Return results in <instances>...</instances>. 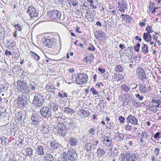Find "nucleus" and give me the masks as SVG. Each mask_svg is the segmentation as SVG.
Instances as JSON below:
<instances>
[{"instance_id":"nucleus-8","label":"nucleus","mask_w":161,"mask_h":161,"mask_svg":"<svg viewBox=\"0 0 161 161\" xmlns=\"http://www.w3.org/2000/svg\"><path fill=\"white\" fill-rule=\"evenodd\" d=\"M28 97L27 94L23 95L21 97L19 100L18 104L20 107L24 108L26 107L28 102Z\"/></svg>"},{"instance_id":"nucleus-9","label":"nucleus","mask_w":161,"mask_h":161,"mask_svg":"<svg viewBox=\"0 0 161 161\" xmlns=\"http://www.w3.org/2000/svg\"><path fill=\"white\" fill-rule=\"evenodd\" d=\"M136 75L144 82V80L147 78L143 69L140 67H137L136 69Z\"/></svg>"},{"instance_id":"nucleus-33","label":"nucleus","mask_w":161,"mask_h":161,"mask_svg":"<svg viewBox=\"0 0 161 161\" xmlns=\"http://www.w3.org/2000/svg\"><path fill=\"white\" fill-rule=\"evenodd\" d=\"M120 159L121 161H128V157L127 153L121 154Z\"/></svg>"},{"instance_id":"nucleus-7","label":"nucleus","mask_w":161,"mask_h":161,"mask_svg":"<svg viewBox=\"0 0 161 161\" xmlns=\"http://www.w3.org/2000/svg\"><path fill=\"white\" fill-rule=\"evenodd\" d=\"M75 76L76 83L80 85L84 84L88 80V77L86 74L80 73Z\"/></svg>"},{"instance_id":"nucleus-42","label":"nucleus","mask_w":161,"mask_h":161,"mask_svg":"<svg viewBox=\"0 0 161 161\" xmlns=\"http://www.w3.org/2000/svg\"><path fill=\"white\" fill-rule=\"evenodd\" d=\"M148 47L146 44H143V46L142 47V51L143 53H146L148 52Z\"/></svg>"},{"instance_id":"nucleus-55","label":"nucleus","mask_w":161,"mask_h":161,"mask_svg":"<svg viewBox=\"0 0 161 161\" xmlns=\"http://www.w3.org/2000/svg\"><path fill=\"white\" fill-rule=\"evenodd\" d=\"M135 96L136 98H138V99L140 101L142 100L144 97L143 96H141L140 94H136Z\"/></svg>"},{"instance_id":"nucleus-16","label":"nucleus","mask_w":161,"mask_h":161,"mask_svg":"<svg viewBox=\"0 0 161 161\" xmlns=\"http://www.w3.org/2000/svg\"><path fill=\"white\" fill-rule=\"evenodd\" d=\"M126 120L128 123H130L134 125H137L138 124L137 119L131 114L128 116Z\"/></svg>"},{"instance_id":"nucleus-44","label":"nucleus","mask_w":161,"mask_h":161,"mask_svg":"<svg viewBox=\"0 0 161 161\" xmlns=\"http://www.w3.org/2000/svg\"><path fill=\"white\" fill-rule=\"evenodd\" d=\"M6 85L2 84L0 86V93L2 92H5L6 91Z\"/></svg>"},{"instance_id":"nucleus-12","label":"nucleus","mask_w":161,"mask_h":161,"mask_svg":"<svg viewBox=\"0 0 161 161\" xmlns=\"http://www.w3.org/2000/svg\"><path fill=\"white\" fill-rule=\"evenodd\" d=\"M44 39L45 40L43 42V44L44 45L50 48L54 47L55 39L54 38H45Z\"/></svg>"},{"instance_id":"nucleus-46","label":"nucleus","mask_w":161,"mask_h":161,"mask_svg":"<svg viewBox=\"0 0 161 161\" xmlns=\"http://www.w3.org/2000/svg\"><path fill=\"white\" fill-rule=\"evenodd\" d=\"M133 105L136 108H138L141 107L140 103L137 102L136 101H133L132 102Z\"/></svg>"},{"instance_id":"nucleus-32","label":"nucleus","mask_w":161,"mask_h":161,"mask_svg":"<svg viewBox=\"0 0 161 161\" xmlns=\"http://www.w3.org/2000/svg\"><path fill=\"white\" fill-rule=\"evenodd\" d=\"M50 128L48 126L43 125L42 129V131L45 134L47 133L50 130Z\"/></svg>"},{"instance_id":"nucleus-29","label":"nucleus","mask_w":161,"mask_h":161,"mask_svg":"<svg viewBox=\"0 0 161 161\" xmlns=\"http://www.w3.org/2000/svg\"><path fill=\"white\" fill-rule=\"evenodd\" d=\"M69 143L72 146H75L78 143V141L76 139L73 137L71 138L69 140Z\"/></svg>"},{"instance_id":"nucleus-13","label":"nucleus","mask_w":161,"mask_h":161,"mask_svg":"<svg viewBox=\"0 0 161 161\" xmlns=\"http://www.w3.org/2000/svg\"><path fill=\"white\" fill-rule=\"evenodd\" d=\"M128 4L126 0H123L122 2H119L118 8L120 12L124 13L125 10L128 8Z\"/></svg>"},{"instance_id":"nucleus-51","label":"nucleus","mask_w":161,"mask_h":161,"mask_svg":"<svg viewBox=\"0 0 161 161\" xmlns=\"http://www.w3.org/2000/svg\"><path fill=\"white\" fill-rule=\"evenodd\" d=\"M114 125V123L112 122L108 123L106 125L107 128L109 129H112L113 128Z\"/></svg>"},{"instance_id":"nucleus-19","label":"nucleus","mask_w":161,"mask_h":161,"mask_svg":"<svg viewBox=\"0 0 161 161\" xmlns=\"http://www.w3.org/2000/svg\"><path fill=\"white\" fill-rule=\"evenodd\" d=\"M25 118V116L24 113L21 112H19L17 116V119L21 121H23L24 122V119ZM21 123H22V121L21 122Z\"/></svg>"},{"instance_id":"nucleus-54","label":"nucleus","mask_w":161,"mask_h":161,"mask_svg":"<svg viewBox=\"0 0 161 161\" xmlns=\"http://www.w3.org/2000/svg\"><path fill=\"white\" fill-rule=\"evenodd\" d=\"M117 68L118 69V72L120 73L123 71L122 67L120 65H118L117 66Z\"/></svg>"},{"instance_id":"nucleus-1","label":"nucleus","mask_w":161,"mask_h":161,"mask_svg":"<svg viewBox=\"0 0 161 161\" xmlns=\"http://www.w3.org/2000/svg\"><path fill=\"white\" fill-rule=\"evenodd\" d=\"M60 111L58 105L52 103L49 104L47 106H44L41 108L40 113L41 115L43 117L48 118L51 117L52 114L58 116H60Z\"/></svg>"},{"instance_id":"nucleus-39","label":"nucleus","mask_w":161,"mask_h":161,"mask_svg":"<svg viewBox=\"0 0 161 161\" xmlns=\"http://www.w3.org/2000/svg\"><path fill=\"white\" fill-rule=\"evenodd\" d=\"M14 26L17 31H18L21 32L22 29V26L23 25H21L19 24L15 25Z\"/></svg>"},{"instance_id":"nucleus-31","label":"nucleus","mask_w":161,"mask_h":161,"mask_svg":"<svg viewBox=\"0 0 161 161\" xmlns=\"http://www.w3.org/2000/svg\"><path fill=\"white\" fill-rule=\"evenodd\" d=\"M139 86V89L141 92L144 93H147V91L146 86L145 85L143 84H140Z\"/></svg>"},{"instance_id":"nucleus-5","label":"nucleus","mask_w":161,"mask_h":161,"mask_svg":"<svg viewBox=\"0 0 161 161\" xmlns=\"http://www.w3.org/2000/svg\"><path fill=\"white\" fill-rule=\"evenodd\" d=\"M152 103L153 104L154 103L155 104H151L149 105V109L150 111L154 112V113H156L158 110L157 108L155 109H153V108H156L160 107L161 108V106H160L161 104V97L158 98H154L152 99Z\"/></svg>"},{"instance_id":"nucleus-62","label":"nucleus","mask_w":161,"mask_h":161,"mask_svg":"<svg viewBox=\"0 0 161 161\" xmlns=\"http://www.w3.org/2000/svg\"><path fill=\"white\" fill-rule=\"evenodd\" d=\"M160 133L159 132H157L154 136V138L155 139H157L158 138H159V137H158L159 136Z\"/></svg>"},{"instance_id":"nucleus-63","label":"nucleus","mask_w":161,"mask_h":161,"mask_svg":"<svg viewBox=\"0 0 161 161\" xmlns=\"http://www.w3.org/2000/svg\"><path fill=\"white\" fill-rule=\"evenodd\" d=\"M72 5L74 6H76V5L78 4L77 3L76 0H72Z\"/></svg>"},{"instance_id":"nucleus-45","label":"nucleus","mask_w":161,"mask_h":161,"mask_svg":"<svg viewBox=\"0 0 161 161\" xmlns=\"http://www.w3.org/2000/svg\"><path fill=\"white\" fill-rule=\"evenodd\" d=\"M51 50H52V51H52L51 53L52 55H57L59 53L58 50L55 47L53 48V49L51 48Z\"/></svg>"},{"instance_id":"nucleus-21","label":"nucleus","mask_w":161,"mask_h":161,"mask_svg":"<svg viewBox=\"0 0 161 161\" xmlns=\"http://www.w3.org/2000/svg\"><path fill=\"white\" fill-rule=\"evenodd\" d=\"M33 150L30 148H28L25 149L24 150V154L25 155L28 156L32 155V152Z\"/></svg>"},{"instance_id":"nucleus-36","label":"nucleus","mask_w":161,"mask_h":161,"mask_svg":"<svg viewBox=\"0 0 161 161\" xmlns=\"http://www.w3.org/2000/svg\"><path fill=\"white\" fill-rule=\"evenodd\" d=\"M121 88L122 90L125 92H128L130 90L129 86L125 84L122 85L121 86Z\"/></svg>"},{"instance_id":"nucleus-25","label":"nucleus","mask_w":161,"mask_h":161,"mask_svg":"<svg viewBox=\"0 0 161 161\" xmlns=\"http://www.w3.org/2000/svg\"><path fill=\"white\" fill-rule=\"evenodd\" d=\"M143 39L144 40L147 42L150 41L152 39V36L150 34L145 33L143 34Z\"/></svg>"},{"instance_id":"nucleus-47","label":"nucleus","mask_w":161,"mask_h":161,"mask_svg":"<svg viewBox=\"0 0 161 161\" xmlns=\"http://www.w3.org/2000/svg\"><path fill=\"white\" fill-rule=\"evenodd\" d=\"M146 30L147 31V33L148 34H150V33H152L153 32L152 27L148 25L147 26Z\"/></svg>"},{"instance_id":"nucleus-61","label":"nucleus","mask_w":161,"mask_h":161,"mask_svg":"<svg viewBox=\"0 0 161 161\" xmlns=\"http://www.w3.org/2000/svg\"><path fill=\"white\" fill-rule=\"evenodd\" d=\"M5 54L6 55H11L12 53L8 50H6L5 51Z\"/></svg>"},{"instance_id":"nucleus-48","label":"nucleus","mask_w":161,"mask_h":161,"mask_svg":"<svg viewBox=\"0 0 161 161\" xmlns=\"http://www.w3.org/2000/svg\"><path fill=\"white\" fill-rule=\"evenodd\" d=\"M87 2L90 3V6L91 7H92L93 8H97V6L96 5H94L93 4L94 3V2L92 0H87Z\"/></svg>"},{"instance_id":"nucleus-64","label":"nucleus","mask_w":161,"mask_h":161,"mask_svg":"<svg viewBox=\"0 0 161 161\" xmlns=\"http://www.w3.org/2000/svg\"><path fill=\"white\" fill-rule=\"evenodd\" d=\"M62 161H68L67 158L66 157H64V156L63 157H62Z\"/></svg>"},{"instance_id":"nucleus-58","label":"nucleus","mask_w":161,"mask_h":161,"mask_svg":"<svg viewBox=\"0 0 161 161\" xmlns=\"http://www.w3.org/2000/svg\"><path fill=\"white\" fill-rule=\"evenodd\" d=\"M88 49L90 50L94 51L95 49V48L93 46L90 45L88 48Z\"/></svg>"},{"instance_id":"nucleus-30","label":"nucleus","mask_w":161,"mask_h":161,"mask_svg":"<svg viewBox=\"0 0 161 161\" xmlns=\"http://www.w3.org/2000/svg\"><path fill=\"white\" fill-rule=\"evenodd\" d=\"M22 70L21 67L20 66L16 65H14L12 71L13 72L18 74L19 73V70L21 71Z\"/></svg>"},{"instance_id":"nucleus-52","label":"nucleus","mask_w":161,"mask_h":161,"mask_svg":"<svg viewBox=\"0 0 161 161\" xmlns=\"http://www.w3.org/2000/svg\"><path fill=\"white\" fill-rule=\"evenodd\" d=\"M125 118L122 116H120L119 117V120L121 123H123L125 122Z\"/></svg>"},{"instance_id":"nucleus-27","label":"nucleus","mask_w":161,"mask_h":161,"mask_svg":"<svg viewBox=\"0 0 161 161\" xmlns=\"http://www.w3.org/2000/svg\"><path fill=\"white\" fill-rule=\"evenodd\" d=\"M137 134L138 136L141 138H146L148 136L147 133L144 131H142L141 133L138 132Z\"/></svg>"},{"instance_id":"nucleus-37","label":"nucleus","mask_w":161,"mask_h":161,"mask_svg":"<svg viewBox=\"0 0 161 161\" xmlns=\"http://www.w3.org/2000/svg\"><path fill=\"white\" fill-rule=\"evenodd\" d=\"M68 124L70 127H71L72 129L74 128L75 127V121L74 120L71 119Z\"/></svg>"},{"instance_id":"nucleus-53","label":"nucleus","mask_w":161,"mask_h":161,"mask_svg":"<svg viewBox=\"0 0 161 161\" xmlns=\"http://www.w3.org/2000/svg\"><path fill=\"white\" fill-rule=\"evenodd\" d=\"M125 130H127L130 131L132 129L131 126L129 125H126L125 126Z\"/></svg>"},{"instance_id":"nucleus-10","label":"nucleus","mask_w":161,"mask_h":161,"mask_svg":"<svg viewBox=\"0 0 161 161\" xmlns=\"http://www.w3.org/2000/svg\"><path fill=\"white\" fill-rule=\"evenodd\" d=\"M39 10L33 7H29L27 10V13L31 18H34L38 16Z\"/></svg>"},{"instance_id":"nucleus-6","label":"nucleus","mask_w":161,"mask_h":161,"mask_svg":"<svg viewBox=\"0 0 161 161\" xmlns=\"http://www.w3.org/2000/svg\"><path fill=\"white\" fill-rule=\"evenodd\" d=\"M57 129H58L60 136L64 137L68 132V129L63 123L59 122L56 126Z\"/></svg>"},{"instance_id":"nucleus-11","label":"nucleus","mask_w":161,"mask_h":161,"mask_svg":"<svg viewBox=\"0 0 161 161\" xmlns=\"http://www.w3.org/2000/svg\"><path fill=\"white\" fill-rule=\"evenodd\" d=\"M68 159L70 161H75L77 158V154L73 149H69L67 152Z\"/></svg>"},{"instance_id":"nucleus-3","label":"nucleus","mask_w":161,"mask_h":161,"mask_svg":"<svg viewBox=\"0 0 161 161\" xmlns=\"http://www.w3.org/2000/svg\"><path fill=\"white\" fill-rule=\"evenodd\" d=\"M44 99L40 94H36L34 96L32 103L34 105L37 107H41L44 103Z\"/></svg>"},{"instance_id":"nucleus-14","label":"nucleus","mask_w":161,"mask_h":161,"mask_svg":"<svg viewBox=\"0 0 161 161\" xmlns=\"http://www.w3.org/2000/svg\"><path fill=\"white\" fill-rule=\"evenodd\" d=\"M41 117L36 114H33L31 117L30 122L32 125H37L40 121Z\"/></svg>"},{"instance_id":"nucleus-18","label":"nucleus","mask_w":161,"mask_h":161,"mask_svg":"<svg viewBox=\"0 0 161 161\" xmlns=\"http://www.w3.org/2000/svg\"><path fill=\"white\" fill-rule=\"evenodd\" d=\"M138 155L134 153L132 155L128 157V161H139L140 158Z\"/></svg>"},{"instance_id":"nucleus-38","label":"nucleus","mask_w":161,"mask_h":161,"mask_svg":"<svg viewBox=\"0 0 161 161\" xmlns=\"http://www.w3.org/2000/svg\"><path fill=\"white\" fill-rule=\"evenodd\" d=\"M92 144L90 142L86 143L85 145V149L87 151H90L92 149Z\"/></svg>"},{"instance_id":"nucleus-15","label":"nucleus","mask_w":161,"mask_h":161,"mask_svg":"<svg viewBox=\"0 0 161 161\" xmlns=\"http://www.w3.org/2000/svg\"><path fill=\"white\" fill-rule=\"evenodd\" d=\"M37 86L34 82L30 81L29 83L28 87L29 88V91L27 92V94L30 93V92H34L37 89Z\"/></svg>"},{"instance_id":"nucleus-49","label":"nucleus","mask_w":161,"mask_h":161,"mask_svg":"<svg viewBox=\"0 0 161 161\" xmlns=\"http://www.w3.org/2000/svg\"><path fill=\"white\" fill-rule=\"evenodd\" d=\"M125 20L126 22H130L132 20V18L129 15H126L125 17Z\"/></svg>"},{"instance_id":"nucleus-50","label":"nucleus","mask_w":161,"mask_h":161,"mask_svg":"<svg viewBox=\"0 0 161 161\" xmlns=\"http://www.w3.org/2000/svg\"><path fill=\"white\" fill-rule=\"evenodd\" d=\"M90 91L92 92V94L93 95H97L98 93L97 91H96L93 87L91 88Z\"/></svg>"},{"instance_id":"nucleus-34","label":"nucleus","mask_w":161,"mask_h":161,"mask_svg":"<svg viewBox=\"0 0 161 161\" xmlns=\"http://www.w3.org/2000/svg\"><path fill=\"white\" fill-rule=\"evenodd\" d=\"M118 153V151L117 148H115L113 151H112L111 152L109 156L112 158H114L117 155Z\"/></svg>"},{"instance_id":"nucleus-43","label":"nucleus","mask_w":161,"mask_h":161,"mask_svg":"<svg viewBox=\"0 0 161 161\" xmlns=\"http://www.w3.org/2000/svg\"><path fill=\"white\" fill-rule=\"evenodd\" d=\"M31 53H32V56L36 61H37L39 60L40 57L38 55L32 51H31Z\"/></svg>"},{"instance_id":"nucleus-24","label":"nucleus","mask_w":161,"mask_h":161,"mask_svg":"<svg viewBox=\"0 0 161 161\" xmlns=\"http://www.w3.org/2000/svg\"><path fill=\"white\" fill-rule=\"evenodd\" d=\"M46 89L49 92H52L55 90V88L53 85L48 83L47 84L46 86Z\"/></svg>"},{"instance_id":"nucleus-41","label":"nucleus","mask_w":161,"mask_h":161,"mask_svg":"<svg viewBox=\"0 0 161 161\" xmlns=\"http://www.w3.org/2000/svg\"><path fill=\"white\" fill-rule=\"evenodd\" d=\"M97 153L98 155L103 156L105 154V151L102 149H98L97 150Z\"/></svg>"},{"instance_id":"nucleus-23","label":"nucleus","mask_w":161,"mask_h":161,"mask_svg":"<svg viewBox=\"0 0 161 161\" xmlns=\"http://www.w3.org/2000/svg\"><path fill=\"white\" fill-rule=\"evenodd\" d=\"M44 158V161H53L54 160L53 155L50 154H46Z\"/></svg>"},{"instance_id":"nucleus-35","label":"nucleus","mask_w":161,"mask_h":161,"mask_svg":"<svg viewBox=\"0 0 161 161\" xmlns=\"http://www.w3.org/2000/svg\"><path fill=\"white\" fill-rule=\"evenodd\" d=\"M50 144L51 145V147L53 149H58L59 148V144L57 142H52Z\"/></svg>"},{"instance_id":"nucleus-60","label":"nucleus","mask_w":161,"mask_h":161,"mask_svg":"<svg viewBox=\"0 0 161 161\" xmlns=\"http://www.w3.org/2000/svg\"><path fill=\"white\" fill-rule=\"evenodd\" d=\"M98 70L101 72L102 73H103L105 72V70L104 69H102L101 68H98Z\"/></svg>"},{"instance_id":"nucleus-57","label":"nucleus","mask_w":161,"mask_h":161,"mask_svg":"<svg viewBox=\"0 0 161 161\" xmlns=\"http://www.w3.org/2000/svg\"><path fill=\"white\" fill-rule=\"evenodd\" d=\"M94 129L93 128H92L89 130L88 134L89 135H92L93 134V133L94 132Z\"/></svg>"},{"instance_id":"nucleus-59","label":"nucleus","mask_w":161,"mask_h":161,"mask_svg":"<svg viewBox=\"0 0 161 161\" xmlns=\"http://www.w3.org/2000/svg\"><path fill=\"white\" fill-rule=\"evenodd\" d=\"M159 151H160V149H159V148H156L155 149V152H156L155 154L157 156L158 155V154H159Z\"/></svg>"},{"instance_id":"nucleus-22","label":"nucleus","mask_w":161,"mask_h":161,"mask_svg":"<svg viewBox=\"0 0 161 161\" xmlns=\"http://www.w3.org/2000/svg\"><path fill=\"white\" fill-rule=\"evenodd\" d=\"M115 137L116 140L118 141H120L123 139L124 136L123 134L118 132L115 133Z\"/></svg>"},{"instance_id":"nucleus-40","label":"nucleus","mask_w":161,"mask_h":161,"mask_svg":"<svg viewBox=\"0 0 161 161\" xmlns=\"http://www.w3.org/2000/svg\"><path fill=\"white\" fill-rule=\"evenodd\" d=\"M8 139L7 138H5L3 139V137H1L0 138V141L1 142V143L3 144V142L4 141V145H6L8 144Z\"/></svg>"},{"instance_id":"nucleus-28","label":"nucleus","mask_w":161,"mask_h":161,"mask_svg":"<svg viewBox=\"0 0 161 161\" xmlns=\"http://www.w3.org/2000/svg\"><path fill=\"white\" fill-rule=\"evenodd\" d=\"M80 112V115L81 117L84 118L88 117L89 114V112H87L86 111L83 109L81 110Z\"/></svg>"},{"instance_id":"nucleus-2","label":"nucleus","mask_w":161,"mask_h":161,"mask_svg":"<svg viewBox=\"0 0 161 161\" xmlns=\"http://www.w3.org/2000/svg\"><path fill=\"white\" fill-rule=\"evenodd\" d=\"M47 14L49 18L56 21L58 22L59 21L63 20L61 14L58 10H54L49 11L48 12Z\"/></svg>"},{"instance_id":"nucleus-4","label":"nucleus","mask_w":161,"mask_h":161,"mask_svg":"<svg viewBox=\"0 0 161 161\" xmlns=\"http://www.w3.org/2000/svg\"><path fill=\"white\" fill-rule=\"evenodd\" d=\"M17 90L22 92H25L27 94L29 91V88L26 83L23 80H19L17 82Z\"/></svg>"},{"instance_id":"nucleus-20","label":"nucleus","mask_w":161,"mask_h":161,"mask_svg":"<svg viewBox=\"0 0 161 161\" xmlns=\"http://www.w3.org/2000/svg\"><path fill=\"white\" fill-rule=\"evenodd\" d=\"M36 150L37 153L39 155H43L45 153L44 151V148L42 146H38Z\"/></svg>"},{"instance_id":"nucleus-17","label":"nucleus","mask_w":161,"mask_h":161,"mask_svg":"<svg viewBox=\"0 0 161 161\" xmlns=\"http://www.w3.org/2000/svg\"><path fill=\"white\" fill-rule=\"evenodd\" d=\"M94 57L92 54H88L86 56V58L83 59V61L87 63H91L93 62Z\"/></svg>"},{"instance_id":"nucleus-56","label":"nucleus","mask_w":161,"mask_h":161,"mask_svg":"<svg viewBox=\"0 0 161 161\" xmlns=\"http://www.w3.org/2000/svg\"><path fill=\"white\" fill-rule=\"evenodd\" d=\"M140 46V44L139 43H138L136 44V46L134 47V49L136 51L138 52L139 50V47Z\"/></svg>"},{"instance_id":"nucleus-26","label":"nucleus","mask_w":161,"mask_h":161,"mask_svg":"<svg viewBox=\"0 0 161 161\" xmlns=\"http://www.w3.org/2000/svg\"><path fill=\"white\" fill-rule=\"evenodd\" d=\"M64 111L65 113H66L68 115H71L74 113V110L70 108L69 107H66L64 108Z\"/></svg>"}]
</instances>
